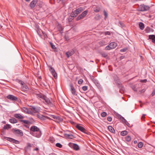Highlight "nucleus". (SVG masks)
<instances>
[{
	"label": "nucleus",
	"instance_id": "obj_1",
	"mask_svg": "<svg viewBox=\"0 0 155 155\" xmlns=\"http://www.w3.org/2000/svg\"><path fill=\"white\" fill-rule=\"evenodd\" d=\"M30 131L32 132H36L37 133L36 134L35 136L38 138L40 137L41 135V131L36 126H31L30 128Z\"/></svg>",
	"mask_w": 155,
	"mask_h": 155
},
{
	"label": "nucleus",
	"instance_id": "obj_2",
	"mask_svg": "<svg viewBox=\"0 0 155 155\" xmlns=\"http://www.w3.org/2000/svg\"><path fill=\"white\" fill-rule=\"evenodd\" d=\"M115 81L117 86L120 88V92L122 94L123 93V92L124 93L125 91L122 84L118 80L115 79Z\"/></svg>",
	"mask_w": 155,
	"mask_h": 155
},
{
	"label": "nucleus",
	"instance_id": "obj_3",
	"mask_svg": "<svg viewBox=\"0 0 155 155\" xmlns=\"http://www.w3.org/2000/svg\"><path fill=\"white\" fill-rule=\"evenodd\" d=\"M150 8V7L149 6L142 4L139 6L138 9L139 11L144 12L148 10Z\"/></svg>",
	"mask_w": 155,
	"mask_h": 155
},
{
	"label": "nucleus",
	"instance_id": "obj_4",
	"mask_svg": "<svg viewBox=\"0 0 155 155\" xmlns=\"http://www.w3.org/2000/svg\"><path fill=\"white\" fill-rule=\"evenodd\" d=\"M12 131L15 135H20L21 136H22L23 135V133L22 131L18 129L13 128Z\"/></svg>",
	"mask_w": 155,
	"mask_h": 155
},
{
	"label": "nucleus",
	"instance_id": "obj_5",
	"mask_svg": "<svg viewBox=\"0 0 155 155\" xmlns=\"http://www.w3.org/2000/svg\"><path fill=\"white\" fill-rule=\"evenodd\" d=\"M43 101V103L48 105L50 106L51 107L53 106V104L50 99L46 96Z\"/></svg>",
	"mask_w": 155,
	"mask_h": 155
},
{
	"label": "nucleus",
	"instance_id": "obj_6",
	"mask_svg": "<svg viewBox=\"0 0 155 155\" xmlns=\"http://www.w3.org/2000/svg\"><path fill=\"white\" fill-rule=\"evenodd\" d=\"M88 12L87 10H86L83 12L81 14L79 15L76 18L77 21H79L81 19L83 18L87 14Z\"/></svg>",
	"mask_w": 155,
	"mask_h": 155
},
{
	"label": "nucleus",
	"instance_id": "obj_7",
	"mask_svg": "<svg viewBox=\"0 0 155 155\" xmlns=\"http://www.w3.org/2000/svg\"><path fill=\"white\" fill-rule=\"evenodd\" d=\"M49 71L51 72L54 77L56 79L57 78V74L54 68L51 66H49Z\"/></svg>",
	"mask_w": 155,
	"mask_h": 155
},
{
	"label": "nucleus",
	"instance_id": "obj_8",
	"mask_svg": "<svg viewBox=\"0 0 155 155\" xmlns=\"http://www.w3.org/2000/svg\"><path fill=\"white\" fill-rule=\"evenodd\" d=\"M4 139L8 141L16 144H19L20 143V142L19 141L11 137H4Z\"/></svg>",
	"mask_w": 155,
	"mask_h": 155
},
{
	"label": "nucleus",
	"instance_id": "obj_9",
	"mask_svg": "<svg viewBox=\"0 0 155 155\" xmlns=\"http://www.w3.org/2000/svg\"><path fill=\"white\" fill-rule=\"evenodd\" d=\"M36 96L37 98L38 99L41 101V100H43L46 95L41 93H40L38 94H36Z\"/></svg>",
	"mask_w": 155,
	"mask_h": 155
},
{
	"label": "nucleus",
	"instance_id": "obj_10",
	"mask_svg": "<svg viewBox=\"0 0 155 155\" xmlns=\"http://www.w3.org/2000/svg\"><path fill=\"white\" fill-rule=\"evenodd\" d=\"M76 127L81 131L85 134H87V131L83 127L79 125H77L76 126Z\"/></svg>",
	"mask_w": 155,
	"mask_h": 155
},
{
	"label": "nucleus",
	"instance_id": "obj_11",
	"mask_svg": "<svg viewBox=\"0 0 155 155\" xmlns=\"http://www.w3.org/2000/svg\"><path fill=\"white\" fill-rule=\"evenodd\" d=\"M7 98L12 101H17L18 99L16 96L11 94H9L7 96Z\"/></svg>",
	"mask_w": 155,
	"mask_h": 155
},
{
	"label": "nucleus",
	"instance_id": "obj_12",
	"mask_svg": "<svg viewBox=\"0 0 155 155\" xmlns=\"http://www.w3.org/2000/svg\"><path fill=\"white\" fill-rule=\"evenodd\" d=\"M38 0H33L29 4V6L31 8H33L36 6L38 2Z\"/></svg>",
	"mask_w": 155,
	"mask_h": 155
},
{
	"label": "nucleus",
	"instance_id": "obj_13",
	"mask_svg": "<svg viewBox=\"0 0 155 155\" xmlns=\"http://www.w3.org/2000/svg\"><path fill=\"white\" fill-rule=\"evenodd\" d=\"M30 109L34 113L38 112L40 111V109L38 108H36L33 106L30 107Z\"/></svg>",
	"mask_w": 155,
	"mask_h": 155
},
{
	"label": "nucleus",
	"instance_id": "obj_14",
	"mask_svg": "<svg viewBox=\"0 0 155 155\" xmlns=\"http://www.w3.org/2000/svg\"><path fill=\"white\" fill-rule=\"evenodd\" d=\"M64 135L65 137L67 139H72L74 137L73 135L71 134H68L66 133L64 134Z\"/></svg>",
	"mask_w": 155,
	"mask_h": 155
},
{
	"label": "nucleus",
	"instance_id": "obj_15",
	"mask_svg": "<svg viewBox=\"0 0 155 155\" xmlns=\"http://www.w3.org/2000/svg\"><path fill=\"white\" fill-rule=\"evenodd\" d=\"M74 53V50L67 52L66 53V55L68 58H69L70 56H72Z\"/></svg>",
	"mask_w": 155,
	"mask_h": 155
},
{
	"label": "nucleus",
	"instance_id": "obj_16",
	"mask_svg": "<svg viewBox=\"0 0 155 155\" xmlns=\"http://www.w3.org/2000/svg\"><path fill=\"white\" fill-rule=\"evenodd\" d=\"M69 145H72L73 148L74 150H79V146L77 144L75 143H69Z\"/></svg>",
	"mask_w": 155,
	"mask_h": 155
},
{
	"label": "nucleus",
	"instance_id": "obj_17",
	"mask_svg": "<svg viewBox=\"0 0 155 155\" xmlns=\"http://www.w3.org/2000/svg\"><path fill=\"white\" fill-rule=\"evenodd\" d=\"M14 116L15 118L18 119H23L24 117V116L19 113L15 114L14 115Z\"/></svg>",
	"mask_w": 155,
	"mask_h": 155
},
{
	"label": "nucleus",
	"instance_id": "obj_18",
	"mask_svg": "<svg viewBox=\"0 0 155 155\" xmlns=\"http://www.w3.org/2000/svg\"><path fill=\"white\" fill-rule=\"evenodd\" d=\"M71 91L72 94L74 95H77V94L74 86L72 85H71Z\"/></svg>",
	"mask_w": 155,
	"mask_h": 155
},
{
	"label": "nucleus",
	"instance_id": "obj_19",
	"mask_svg": "<svg viewBox=\"0 0 155 155\" xmlns=\"http://www.w3.org/2000/svg\"><path fill=\"white\" fill-rule=\"evenodd\" d=\"M149 38L152 40V41L155 44V35H149Z\"/></svg>",
	"mask_w": 155,
	"mask_h": 155
},
{
	"label": "nucleus",
	"instance_id": "obj_20",
	"mask_svg": "<svg viewBox=\"0 0 155 155\" xmlns=\"http://www.w3.org/2000/svg\"><path fill=\"white\" fill-rule=\"evenodd\" d=\"M109 45L112 48V49L115 48L117 46V43L114 42H112L109 44Z\"/></svg>",
	"mask_w": 155,
	"mask_h": 155
},
{
	"label": "nucleus",
	"instance_id": "obj_21",
	"mask_svg": "<svg viewBox=\"0 0 155 155\" xmlns=\"http://www.w3.org/2000/svg\"><path fill=\"white\" fill-rule=\"evenodd\" d=\"M100 54L102 57L104 58H105L107 59L109 58L107 53L104 52H101Z\"/></svg>",
	"mask_w": 155,
	"mask_h": 155
},
{
	"label": "nucleus",
	"instance_id": "obj_22",
	"mask_svg": "<svg viewBox=\"0 0 155 155\" xmlns=\"http://www.w3.org/2000/svg\"><path fill=\"white\" fill-rule=\"evenodd\" d=\"M37 117L41 120H44L46 119V117L42 115H40L39 114H37Z\"/></svg>",
	"mask_w": 155,
	"mask_h": 155
},
{
	"label": "nucleus",
	"instance_id": "obj_23",
	"mask_svg": "<svg viewBox=\"0 0 155 155\" xmlns=\"http://www.w3.org/2000/svg\"><path fill=\"white\" fill-rule=\"evenodd\" d=\"M108 128L109 131H110L111 133L113 134H115V130L114 128L111 126H109L108 127Z\"/></svg>",
	"mask_w": 155,
	"mask_h": 155
},
{
	"label": "nucleus",
	"instance_id": "obj_24",
	"mask_svg": "<svg viewBox=\"0 0 155 155\" xmlns=\"http://www.w3.org/2000/svg\"><path fill=\"white\" fill-rule=\"evenodd\" d=\"M78 14L76 10L72 12L71 14V16L74 17H76Z\"/></svg>",
	"mask_w": 155,
	"mask_h": 155
},
{
	"label": "nucleus",
	"instance_id": "obj_25",
	"mask_svg": "<svg viewBox=\"0 0 155 155\" xmlns=\"http://www.w3.org/2000/svg\"><path fill=\"white\" fill-rule=\"evenodd\" d=\"M12 127V126L10 124H6L5 125H4L3 129L4 130H8V129L11 128Z\"/></svg>",
	"mask_w": 155,
	"mask_h": 155
},
{
	"label": "nucleus",
	"instance_id": "obj_26",
	"mask_svg": "<svg viewBox=\"0 0 155 155\" xmlns=\"http://www.w3.org/2000/svg\"><path fill=\"white\" fill-rule=\"evenodd\" d=\"M118 118H119L122 121L126 124V120L121 115L118 114L117 116Z\"/></svg>",
	"mask_w": 155,
	"mask_h": 155
},
{
	"label": "nucleus",
	"instance_id": "obj_27",
	"mask_svg": "<svg viewBox=\"0 0 155 155\" xmlns=\"http://www.w3.org/2000/svg\"><path fill=\"white\" fill-rule=\"evenodd\" d=\"M9 121L11 123L14 124L17 122V120L14 118H12L9 120Z\"/></svg>",
	"mask_w": 155,
	"mask_h": 155
},
{
	"label": "nucleus",
	"instance_id": "obj_28",
	"mask_svg": "<svg viewBox=\"0 0 155 155\" xmlns=\"http://www.w3.org/2000/svg\"><path fill=\"white\" fill-rule=\"evenodd\" d=\"M21 88L22 90L24 91H27L28 89V88L27 85L25 84H24L23 85L21 86Z\"/></svg>",
	"mask_w": 155,
	"mask_h": 155
},
{
	"label": "nucleus",
	"instance_id": "obj_29",
	"mask_svg": "<svg viewBox=\"0 0 155 155\" xmlns=\"http://www.w3.org/2000/svg\"><path fill=\"white\" fill-rule=\"evenodd\" d=\"M99 44L101 46L105 45H106V43L104 41H101L98 42Z\"/></svg>",
	"mask_w": 155,
	"mask_h": 155
},
{
	"label": "nucleus",
	"instance_id": "obj_30",
	"mask_svg": "<svg viewBox=\"0 0 155 155\" xmlns=\"http://www.w3.org/2000/svg\"><path fill=\"white\" fill-rule=\"evenodd\" d=\"M139 25L140 29L142 30L144 29V24L142 22H140L139 24Z\"/></svg>",
	"mask_w": 155,
	"mask_h": 155
},
{
	"label": "nucleus",
	"instance_id": "obj_31",
	"mask_svg": "<svg viewBox=\"0 0 155 155\" xmlns=\"http://www.w3.org/2000/svg\"><path fill=\"white\" fill-rule=\"evenodd\" d=\"M58 28L59 31H60V32L62 33L63 32V28L61 25H58Z\"/></svg>",
	"mask_w": 155,
	"mask_h": 155
},
{
	"label": "nucleus",
	"instance_id": "obj_32",
	"mask_svg": "<svg viewBox=\"0 0 155 155\" xmlns=\"http://www.w3.org/2000/svg\"><path fill=\"white\" fill-rule=\"evenodd\" d=\"M19 120L21 122H23L24 123L27 124H29L30 123V122L29 121L26 120Z\"/></svg>",
	"mask_w": 155,
	"mask_h": 155
},
{
	"label": "nucleus",
	"instance_id": "obj_33",
	"mask_svg": "<svg viewBox=\"0 0 155 155\" xmlns=\"http://www.w3.org/2000/svg\"><path fill=\"white\" fill-rule=\"evenodd\" d=\"M76 10L78 12V13L79 14L81 12L84 10V9L82 7H80L76 9Z\"/></svg>",
	"mask_w": 155,
	"mask_h": 155
},
{
	"label": "nucleus",
	"instance_id": "obj_34",
	"mask_svg": "<svg viewBox=\"0 0 155 155\" xmlns=\"http://www.w3.org/2000/svg\"><path fill=\"white\" fill-rule=\"evenodd\" d=\"M152 30V29L150 28L149 27H147L146 28L145 31L146 33H148L151 31V30Z\"/></svg>",
	"mask_w": 155,
	"mask_h": 155
},
{
	"label": "nucleus",
	"instance_id": "obj_35",
	"mask_svg": "<svg viewBox=\"0 0 155 155\" xmlns=\"http://www.w3.org/2000/svg\"><path fill=\"white\" fill-rule=\"evenodd\" d=\"M21 109L25 113H27L28 112V108L26 107H23L21 108Z\"/></svg>",
	"mask_w": 155,
	"mask_h": 155
},
{
	"label": "nucleus",
	"instance_id": "obj_36",
	"mask_svg": "<svg viewBox=\"0 0 155 155\" xmlns=\"http://www.w3.org/2000/svg\"><path fill=\"white\" fill-rule=\"evenodd\" d=\"M31 147V145L30 143H27V146L25 147V149L26 151L28 149V147Z\"/></svg>",
	"mask_w": 155,
	"mask_h": 155
},
{
	"label": "nucleus",
	"instance_id": "obj_37",
	"mask_svg": "<svg viewBox=\"0 0 155 155\" xmlns=\"http://www.w3.org/2000/svg\"><path fill=\"white\" fill-rule=\"evenodd\" d=\"M100 8L99 7H97L94 8V11L96 12H100Z\"/></svg>",
	"mask_w": 155,
	"mask_h": 155
},
{
	"label": "nucleus",
	"instance_id": "obj_38",
	"mask_svg": "<svg viewBox=\"0 0 155 155\" xmlns=\"http://www.w3.org/2000/svg\"><path fill=\"white\" fill-rule=\"evenodd\" d=\"M103 12H104V15L105 16V17H104V19L105 20H106V18H107V17L108 16V13L105 10H104Z\"/></svg>",
	"mask_w": 155,
	"mask_h": 155
},
{
	"label": "nucleus",
	"instance_id": "obj_39",
	"mask_svg": "<svg viewBox=\"0 0 155 155\" xmlns=\"http://www.w3.org/2000/svg\"><path fill=\"white\" fill-rule=\"evenodd\" d=\"M112 49V48L109 45V44L107 45L105 48V50H108Z\"/></svg>",
	"mask_w": 155,
	"mask_h": 155
},
{
	"label": "nucleus",
	"instance_id": "obj_40",
	"mask_svg": "<svg viewBox=\"0 0 155 155\" xmlns=\"http://www.w3.org/2000/svg\"><path fill=\"white\" fill-rule=\"evenodd\" d=\"M143 145V144L142 142H140L138 144V148H141L142 147Z\"/></svg>",
	"mask_w": 155,
	"mask_h": 155
},
{
	"label": "nucleus",
	"instance_id": "obj_41",
	"mask_svg": "<svg viewBox=\"0 0 155 155\" xmlns=\"http://www.w3.org/2000/svg\"><path fill=\"white\" fill-rule=\"evenodd\" d=\"M120 134L121 136H124L126 135V130H124L121 132Z\"/></svg>",
	"mask_w": 155,
	"mask_h": 155
},
{
	"label": "nucleus",
	"instance_id": "obj_42",
	"mask_svg": "<svg viewBox=\"0 0 155 155\" xmlns=\"http://www.w3.org/2000/svg\"><path fill=\"white\" fill-rule=\"evenodd\" d=\"M56 146L57 147H58L59 148H61L62 147V145L59 143H57L56 144Z\"/></svg>",
	"mask_w": 155,
	"mask_h": 155
},
{
	"label": "nucleus",
	"instance_id": "obj_43",
	"mask_svg": "<svg viewBox=\"0 0 155 155\" xmlns=\"http://www.w3.org/2000/svg\"><path fill=\"white\" fill-rule=\"evenodd\" d=\"M91 80L95 84V83H97V81H98L96 79L94 78V77L91 78Z\"/></svg>",
	"mask_w": 155,
	"mask_h": 155
},
{
	"label": "nucleus",
	"instance_id": "obj_44",
	"mask_svg": "<svg viewBox=\"0 0 155 155\" xmlns=\"http://www.w3.org/2000/svg\"><path fill=\"white\" fill-rule=\"evenodd\" d=\"M119 24H120V26L123 28L125 27V25L121 22L120 21L119 22Z\"/></svg>",
	"mask_w": 155,
	"mask_h": 155
},
{
	"label": "nucleus",
	"instance_id": "obj_45",
	"mask_svg": "<svg viewBox=\"0 0 155 155\" xmlns=\"http://www.w3.org/2000/svg\"><path fill=\"white\" fill-rule=\"evenodd\" d=\"M51 48L53 49H55L56 48L55 47V45H54L52 43H50Z\"/></svg>",
	"mask_w": 155,
	"mask_h": 155
},
{
	"label": "nucleus",
	"instance_id": "obj_46",
	"mask_svg": "<svg viewBox=\"0 0 155 155\" xmlns=\"http://www.w3.org/2000/svg\"><path fill=\"white\" fill-rule=\"evenodd\" d=\"M107 115V113L105 112H103L101 113V116L102 117H105Z\"/></svg>",
	"mask_w": 155,
	"mask_h": 155
},
{
	"label": "nucleus",
	"instance_id": "obj_47",
	"mask_svg": "<svg viewBox=\"0 0 155 155\" xmlns=\"http://www.w3.org/2000/svg\"><path fill=\"white\" fill-rule=\"evenodd\" d=\"M131 137L129 136H127V141H129L131 140Z\"/></svg>",
	"mask_w": 155,
	"mask_h": 155
},
{
	"label": "nucleus",
	"instance_id": "obj_48",
	"mask_svg": "<svg viewBox=\"0 0 155 155\" xmlns=\"http://www.w3.org/2000/svg\"><path fill=\"white\" fill-rule=\"evenodd\" d=\"M82 88V89L84 91H86L87 90V86H84Z\"/></svg>",
	"mask_w": 155,
	"mask_h": 155
},
{
	"label": "nucleus",
	"instance_id": "obj_49",
	"mask_svg": "<svg viewBox=\"0 0 155 155\" xmlns=\"http://www.w3.org/2000/svg\"><path fill=\"white\" fill-rule=\"evenodd\" d=\"M83 82V80L82 79H80L78 81V83L79 84H81Z\"/></svg>",
	"mask_w": 155,
	"mask_h": 155
},
{
	"label": "nucleus",
	"instance_id": "obj_50",
	"mask_svg": "<svg viewBox=\"0 0 155 155\" xmlns=\"http://www.w3.org/2000/svg\"><path fill=\"white\" fill-rule=\"evenodd\" d=\"M127 126H128L129 127H131L133 125L132 124H130L127 121Z\"/></svg>",
	"mask_w": 155,
	"mask_h": 155
},
{
	"label": "nucleus",
	"instance_id": "obj_51",
	"mask_svg": "<svg viewBox=\"0 0 155 155\" xmlns=\"http://www.w3.org/2000/svg\"><path fill=\"white\" fill-rule=\"evenodd\" d=\"M112 120V118L111 117H107V120L109 121L110 122V121H111Z\"/></svg>",
	"mask_w": 155,
	"mask_h": 155
},
{
	"label": "nucleus",
	"instance_id": "obj_52",
	"mask_svg": "<svg viewBox=\"0 0 155 155\" xmlns=\"http://www.w3.org/2000/svg\"><path fill=\"white\" fill-rule=\"evenodd\" d=\"M19 83L21 85V86L25 84V83L23 81L21 80L19 81Z\"/></svg>",
	"mask_w": 155,
	"mask_h": 155
},
{
	"label": "nucleus",
	"instance_id": "obj_53",
	"mask_svg": "<svg viewBox=\"0 0 155 155\" xmlns=\"http://www.w3.org/2000/svg\"><path fill=\"white\" fill-rule=\"evenodd\" d=\"M140 82L142 83H146L147 81V80L146 79H145L144 80H141L140 81Z\"/></svg>",
	"mask_w": 155,
	"mask_h": 155
},
{
	"label": "nucleus",
	"instance_id": "obj_54",
	"mask_svg": "<svg viewBox=\"0 0 155 155\" xmlns=\"http://www.w3.org/2000/svg\"><path fill=\"white\" fill-rule=\"evenodd\" d=\"M104 34L105 35H110V32L108 31H107L105 32H104Z\"/></svg>",
	"mask_w": 155,
	"mask_h": 155
},
{
	"label": "nucleus",
	"instance_id": "obj_55",
	"mask_svg": "<svg viewBox=\"0 0 155 155\" xmlns=\"http://www.w3.org/2000/svg\"><path fill=\"white\" fill-rule=\"evenodd\" d=\"M152 96H153L155 95V89H154L151 94Z\"/></svg>",
	"mask_w": 155,
	"mask_h": 155
},
{
	"label": "nucleus",
	"instance_id": "obj_56",
	"mask_svg": "<svg viewBox=\"0 0 155 155\" xmlns=\"http://www.w3.org/2000/svg\"><path fill=\"white\" fill-rule=\"evenodd\" d=\"M126 51V48H124L120 49V52H125Z\"/></svg>",
	"mask_w": 155,
	"mask_h": 155
},
{
	"label": "nucleus",
	"instance_id": "obj_57",
	"mask_svg": "<svg viewBox=\"0 0 155 155\" xmlns=\"http://www.w3.org/2000/svg\"><path fill=\"white\" fill-rule=\"evenodd\" d=\"M69 122L71 124H74V122H73V121L72 120H70L69 121Z\"/></svg>",
	"mask_w": 155,
	"mask_h": 155
},
{
	"label": "nucleus",
	"instance_id": "obj_58",
	"mask_svg": "<svg viewBox=\"0 0 155 155\" xmlns=\"http://www.w3.org/2000/svg\"><path fill=\"white\" fill-rule=\"evenodd\" d=\"M38 150H39V149L38 148L36 147L34 149V150H34V151H38Z\"/></svg>",
	"mask_w": 155,
	"mask_h": 155
},
{
	"label": "nucleus",
	"instance_id": "obj_59",
	"mask_svg": "<svg viewBox=\"0 0 155 155\" xmlns=\"http://www.w3.org/2000/svg\"><path fill=\"white\" fill-rule=\"evenodd\" d=\"M42 3V2H40V4H39V5H38L39 6V7H41Z\"/></svg>",
	"mask_w": 155,
	"mask_h": 155
},
{
	"label": "nucleus",
	"instance_id": "obj_60",
	"mask_svg": "<svg viewBox=\"0 0 155 155\" xmlns=\"http://www.w3.org/2000/svg\"><path fill=\"white\" fill-rule=\"evenodd\" d=\"M2 123L3 124H5L6 123V122L5 121H3L2 122Z\"/></svg>",
	"mask_w": 155,
	"mask_h": 155
},
{
	"label": "nucleus",
	"instance_id": "obj_61",
	"mask_svg": "<svg viewBox=\"0 0 155 155\" xmlns=\"http://www.w3.org/2000/svg\"><path fill=\"white\" fill-rule=\"evenodd\" d=\"M144 117H143V116H142L141 117V119L142 120H143L144 119Z\"/></svg>",
	"mask_w": 155,
	"mask_h": 155
},
{
	"label": "nucleus",
	"instance_id": "obj_62",
	"mask_svg": "<svg viewBox=\"0 0 155 155\" xmlns=\"http://www.w3.org/2000/svg\"><path fill=\"white\" fill-rule=\"evenodd\" d=\"M145 91V89H143L141 91H143V92H144Z\"/></svg>",
	"mask_w": 155,
	"mask_h": 155
},
{
	"label": "nucleus",
	"instance_id": "obj_63",
	"mask_svg": "<svg viewBox=\"0 0 155 155\" xmlns=\"http://www.w3.org/2000/svg\"><path fill=\"white\" fill-rule=\"evenodd\" d=\"M137 140H134V143H137Z\"/></svg>",
	"mask_w": 155,
	"mask_h": 155
},
{
	"label": "nucleus",
	"instance_id": "obj_64",
	"mask_svg": "<svg viewBox=\"0 0 155 155\" xmlns=\"http://www.w3.org/2000/svg\"><path fill=\"white\" fill-rule=\"evenodd\" d=\"M61 0H57L58 2H59Z\"/></svg>",
	"mask_w": 155,
	"mask_h": 155
}]
</instances>
